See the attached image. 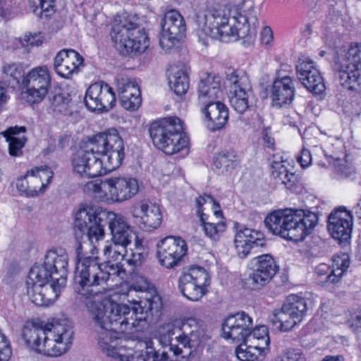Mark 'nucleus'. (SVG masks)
I'll return each instance as SVG.
<instances>
[{"label": "nucleus", "instance_id": "1", "mask_svg": "<svg viewBox=\"0 0 361 361\" xmlns=\"http://www.w3.org/2000/svg\"><path fill=\"white\" fill-rule=\"evenodd\" d=\"M131 307L110 299L104 302H90L87 312L97 332L99 348L108 356H120L121 339L119 334L142 331L148 322L157 319L161 314L162 301L157 293H147Z\"/></svg>", "mask_w": 361, "mask_h": 361}, {"label": "nucleus", "instance_id": "2", "mask_svg": "<svg viewBox=\"0 0 361 361\" xmlns=\"http://www.w3.org/2000/svg\"><path fill=\"white\" fill-rule=\"evenodd\" d=\"M106 224L109 225L113 244L127 247L132 243L135 233L121 215L88 204L80 205L75 213V233H81L91 245L104 238Z\"/></svg>", "mask_w": 361, "mask_h": 361}, {"label": "nucleus", "instance_id": "3", "mask_svg": "<svg viewBox=\"0 0 361 361\" xmlns=\"http://www.w3.org/2000/svg\"><path fill=\"white\" fill-rule=\"evenodd\" d=\"M73 335V323L66 317L54 319L45 325L27 321L21 330L22 339L27 347L50 357L66 353L72 345Z\"/></svg>", "mask_w": 361, "mask_h": 361}, {"label": "nucleus", "instance_id": "4", "mask_svg": "<svg viewBox=\"0 0 361 361\" xmlns=\"http://www.w3.org/2000/svg\"><path fill=\"white\" fill-rule=\"evenodd\" d=\"M76 247V267L74 272L73 288L75 291L80 296L82 301L87 310V305L90 302H104V298L101 294L100 287L103 286L101 276L100 259L96 246L85 238H82Z\"/></svg>", "mask_w": 361, "mask_h": 361}, {"label": "nucleus", "instance_id": "5", "mask_svg": "<svg viewBox=\"0 0 361 361\" xmlns=\"http://www.w3.org/2000/svg\"><path fill=\"white\" fill-rule=\"evenodd\" d=\"M319 221L317 213L307 209H286L274 211L264 219L266 228L274 235L288 240L302 241Z\"/></svg>", "mask_w": 361, "mask_h": 361}, {"label": "nucleus", "instance_id": "6", "mask_svg": "<svg viewBox=\"0 0 361 361\" xmlns=\"http://www.w3.org/2000/svg\"><path fill=\"white\" fill-rule=\"evenodd\" d=\"M204 333L202 321L190 317L167 324L159 337V342L169 345L173 355L187 358L191 355L192 349L200 345Z\"/></svg>", "mask_w": 361, "mask_h": 361}, {"label": "nucleus", "instance_id": "7", "mask_svg": "<svg viewBox=\"0 0 361 361\" xmlns=\"http://www.w3.org/2000/svg\"><path fill=\"white\" fill-rule=\"evenodd\" d=\"M149 132L153 144L166 154H173L187 148L188 138L183 132L182 121L169 117L151 123Z\"/></svg>", "mask_w": 361, "mask_h": 361}, {"label": "nucleus", "instance_id": "8", "mask_svg": "<svg viewBox=\"0 0 361 361\" xmlns=\"http://www.w3.org/2000/svg\"><path fill=\"white\" fill-rule=\"evenodd\" d=\"M68 256L65 250H49L42 264H35L30 270L27 280L47 286L54 283L61 289L66 284Z\"/></svg>", "mask_w": 361, "mask_h": 361}, {"label": "nucleus", "instance_id": "9", "mask_svg": "<svg viewBox=\"0 0 361 361\" xmlns=\"http://www.w3.org/2000/svg\"><path fill=\"white\" fill-rule=\"evenodd\" d=\"M135 17L123 14L115 19L112 27L111 39L115 48L123 56L142 53L148 47L147 36L137 26Z\"/></svg>", "mask_w": 361, "mask_h": 361}, {"label": "nucleus", "instance_id": "10", "mask_svg": "<svg viewBox=\"0 0 361 361\" xmlns=\"http://www.w3.org/2000/svg\"><path fill=\"white\" fill-rule=\"evenodd\" d=\"M97 154L103 166V174L118 169L124 158V145L115 128L94 135Z\"/></svg>", "mask_w": 361, "mask_h": 361}, {"label": "nucleus", "instance_id": "11", "mask_svg": "<svg viewBox=\"0 0 361 361\" xmlns=\"http://www.w3.org/2000/svg\"><path fill=\"white\" fill-rule=\"evenodd\" d=\"M361 69V43L341 49L335 57L334 70L339 84L348 90L355 89Z\"/></svg>", "mask_w": 361, "mask_h": 361}, {"label": "nucleus", "instance_id": "12", "mask_svg": "<svg viewBox=\"0 0 361 361\" xmlns=\"http://www.w3.org/2000/svg\"><path fill=\"white\" fill-rule=\"evenodd\" d=\"M226 82L228 88L229 104L236 112L242 114L255 102L251 83L242 70H228Z\"/></svg>", "mask_w": 361, "mask_h": 361}, {"label": "nucleus", "instance_id": "13", "mask_svg": "<svg viewBox=\"0 0 361 361\" xmlns=\"http://www.w3.org/2000/svg\"><path fill=\"white\" fill-rule=\"evenodd\" d=\"M308 311L307 299L298 295H290L280 309L274 310L270 320L281 331H288L300 323Z\"/></svg>", "mask_w": 361, "mask_h": 361}, {"label": "nucleus", "instance_id": "14", "mask_svg": "<svg viewBox=\"0 0 361 361\" xmlns=\"http://www.w3.org/2000/svg\"><path fill=\"white\" fill-rule=\"evenodd\" d=\"M94 136L71 157L73 173L80 178H94L103 175V166L97 154Z\"/></svg>", "mask_w": 361, "mask_h": 361}, {"label": "nucleus", "instance_id": "15", "mask_svg": "<svg viewBox=\"0 0 361 361\" xmlns=\"http://www.w3.org/2000/svg\"><path fill=\"white\" fill-rule=\"evenodd\" d=\"M210 279L206 269L192 265L183 269L178 279V289L190 300L197 301L206 293Z\"/></svg>", "mask_w": 361, "mask_h": 361}, {"label": "nucleus", "instance_id": "16", "mask_svg": "<svg viewBox=\"0 0 361 361\" xmlns=\"http://www.w3.org/2000/svg\"><path fill=\"white\" fill-rule=\"evenodd\" d=\"M233 9L229 8H214L205 14L203 18L198 19L201 31L212 39L224 40L231 35L230 19Z\"/></svg>", "mask_w": 361, "mask_h": 361}, {"label": "nucleus", "instance_id": "17", "mask_svg": "<svg viewBox=\"0 0 361 361\" xmlns=\"http://www.w3.org/2000/svg\"><path fill=\"white\" fill-rule=\"evenodd\" d=\"M159 45L166 52H170L179 43L185 31L183 17L176 10L166 12L161 20Z\"/></svg>", "mask_w": 361, "mask_h": 361}, {"label": "nucleus", "instance_id": "18", "mask_svg": "<svg viewBox=\"0 0 361 361\" xmlns=\"http://www.w3.org/2000/svg\"><path fill=\"white\" fill-rule=\"evenodd\" d=\"M252 271L244 279L245 286L253 290H259L267 284L279 270L274 259L264 254L253 259Z\"/></svg>", "mask_w": 361, "mask_h": 361}, {"label": "nucleus", "instance_id": "19", "mask_svg": "<svg viewBox=\"0 0 361 361\" xmlns=\"http://www.w3.org/2000/svg\"><path fill=\"white\" fill-rule=\"evenodd\" d=\"M188 251L186 242L180 237L169 235L157 244L159 263L166 269L177 266Z\"/></svg>", "mask_w": 361, "mask_h": 361}, {"label": "nucleus", "instance_id": "20", "mask_svg": "<svg viewBox=\"0 0 361 361\" xmlns=\"http://www.w3.org/2000/svg\"><path fill=\"white\" fill-rule=\"evenodd\" d=\"M25 87L26 98L30 103H39L44 98L51 84V76L47 66H37L28 72L23 78Z\"/></svg>", "mask_w": 361, "mask_h": 361}, {"label": "nucleus", "instance_id": "21", "mask_svg": "<svg viewBox=\"0 0 361 361\" xmlns=\"http://www.w3.org/2000/svg\"><path fill=\"white\" fill-rule=\"evenodd\" d=\"M53 177V172L47 166L35 167L27 171V173L17 180L16 186L21 195L33 197L39 192H43L46 185Z\"/></svg>", "mask_w": 361, "mask_h": 361}, {"label": "nucleus", "instance_id": "22", "mask_svg": "<svg viewBox=\"0 0 361 361\" xmlns=\"http://www.w3.org/2000/svg\"><path fill=\"white\" fill-rule=\"evenodd\" d=\"M133 216L140 218V228L147 232L159 228L162 222V212L159 204L149 199L135 201L131 207Z\"/></svg>", "mask_w": 361, "mask_h": 361}, {"label": "nucleus", "instance_id": "23", "mask_svg": "<svg viewBox=\"0 0 361 361\" xmlns=\"http://www.w3.org/2000/svg\"><path fill=\"white\" fill-rule=\"evenodd\" d=\"M84 102L87 108L92 111H109L115 105L116 97L108 84L97 82L87 90Z\"/></svg>", "mask_w": 361, "mask_h": 361}, {"label": "nucleus", "instance_id": "24", "mask_svg": "<svg viewBox=\"0 0 361 361\" xmlns=\"http://www.w3.org/2000/svg\"><path fill=\"white\" fill-rule=\"evenodd\" d=\"M237 254L240 258H245L255 254L267 245L264 234L250 228H241L237 231L234 240Z\"/></svg>", "mask_w": 361, "mask_h": 361}, {"label": "nucleus", "instance_id": "25", "mask_svg": "<svg viewBox=\"0 0 361 361\" xmlns=\"http://www.w3.org/2000/svg\"><path fill=\"white\" fill-rule=\"evenodd\" d=\"M353 216L343 207L334 209L329 215L327 229L330 235L340 243H346L353 231Z\"/></svg>", "mask_w": 361, "mask_h": 361}, {"label": "nucleus", "instance_id": "26", "mask_svg": "<svg viewBox=\"0 0 361 361\" xmlns=\"http://www.w3.org/2000/svg\"><path fill=\"white\" fill-rule=\"evenodd\" d=\"M252 326V319L245 312H238L225 319L221 326L222 336L235 342L245 341Z\"/></svg>", "mask_w": 361, "mask_h": 361}, {"label": "nucleus", "instance_id": "27", "mask_svg": "<svg viewBox=\"0 0 361 361\" xmlns=\"http://www.w3.org/2000/svg\"><path fill=\"white\" fill-rule=\"evenodd\" d=\"M296 74L302 85L314 94H322L326 90L322 76L310 59H300L296 65Z\"/></svg>", "mask_w": 361, "mask_h": 361}, {"label": "nucleus", "instance_id": "28", "mask_svg": "<svg viewBox=\"0 0 361 361\" xmlns=\"http://www.w3.org/2000/svg\"><path fill=\"white\" fill-rule=\"evenodd\" d=\"M109 202H123L131 199L139 191L138 180L128 176L109 178Z\"/></svg>", "mask_w": 361, "mask_h": 361}, {"label": "nucleus", "instance_id": "29", "mask_svg": "<svg viewBox=\"0 0 361 361\" xmlns=\"http://www.w3.org/2000/svg\"><path fill=\"white\" fill-rule=\"evenodd\" d=\"M349 264V257L345 254L334 257L331 265L320 264L315 269L317 283L323 286L336 284L341 281Z\"/></svg>", "mask_w": 361, "mask_h": 361}, {"label": "nucleus", "instance_id": "30", "mask_svg": "<svg viewBox=\"0 0 361 361\" xmlns=\"http://www.w3.org/2000/svg\"><path fill=\"white\" fill-rule=\"evenodd\" d=\"M82 56L73 49H63L54 58V68L56 73L64 78H70L78 73L83 63Z\"/></svg>", "mask_w": 361, "mask_h": 361}, {"label": "nucleus", "instance_id": "31", "mask_svg": "<svg viewBox=\"0 0 361 361\" xmlns=\"http://www.w3.org/2000/svg\"><path fill=\"white\" fill-rule=\"evenodd\" d=\"M294 96L295 86L290 77L284 76L274 81L270 94L273 106L288 107L292 104Z\"/></svg>", "mask_w": 361, "mask_h": 361}, {"label": "nucleus", "instance_id": "32", "mask_svg": "<svg viewBox=\"0 0 361 361\" xmlns=\"http://www.w3.org/2000/svg\"><path fill=\"white\" fill-rule=\"evenodd\" d=\"M27 293L30 300L38 306H47L55 302L59 296L61 290L54 283L45 286L27 280Z\"/></svg>", "mask_w": 361, "mask_h": 361}, {"label": "nucleus", "instance_id": "33", "mask_svg": "<svg viewBox=\"0 0 361 361\" xmlns=\"http://www.w3.org/2000/svg\"><path fill=\"white\" fill-rule=\"evenodd\" d=\"M202 113L207 121V127L211 131L222 128L228 118V109L219 101L202 104Z\"/></svg>", "mask_w": 361, "mask_h": 361}, {"label": "nucleus", "instance_id": "34", "mask_svg": "<svg viewBox=\"0 0 361 361\" xmlns=\"http://www.w3.org/2000/svg\"><path fill=\"white\" fill-rule=\"evenodd\" d=\"M197 93L198 102L201 105L216 100L221 94L220 78L215 74H206L198 83Z\"/></svg>", "mask_w": 361, "mask_h": 361}, {"label": "nucleus", "instance_id": "35", "mask_svg": "<svg viewBox=\"0 0 361 361\" xmlns=\"http://www.w3.org/2000/svg\"><path fill=\"white\" fill-rule=\"evenodd\" d=\"M232 17L230 19L231 35L228 37H232L235 40L243 39L247 42L254 40L256 36V31L255 29L250 30L248 18L245 16L239 13L236 9L233 8Z\"/></svg>", "mask_w": 361, "mask_h": 361}, {"label": "nucleus", "instance_id": "36", "mask_svg": "<svg viewBox=\"0 0 361 361\" xmlns=\"http://www.w3.org/2000/svg\"><path fill=\"white\" fill-rule=\"evenodd\" d=\"M26 132V128L24 126L11 127L2 133L4 137L8 142L9 154L11 156L17 157L22 153V149L27 140L26 137L23 135L19 137L20 133Z\"/></svg>", "mask_w": 361, "mask_h": 361}, {"label": "nucleus", "instance_id": "37", "mask_svg": "<svg viewBox=\"0 0 361 361\" xmlns=\"http://www.w3.org/2000/svg\"><path fill=\"white\" fill-rule=\"evenodd\" d=\"M102 274L101 279L103 286L109 281L112 282L121 283L127 278V271L124 264L113 262L108 260L105 263H101Z\"/></svg>", "mask_w": 361, "mask_h": 361}, {"label": "nucleus", "instance_id": "38", "mask_svg": "<svg viewBox=\"0 0 361 361\" xmlns=\"http://www.w3.org/2000/svg\"><path fill=\"white\" fill-rule=\"evenodd\" d=\"M169 72L171 89L178 96L185 94L189 88V78L185 71L176 66H171Z\"/></svg>", "mask_w": 361, "mask_h": 361}, {"label": "nucleus", "instance_id": "39", "mask_svg": "<svg viewBox=\"0 0 361 361\" xmlns=\"http://www.w3.org/2000/svg\"><path fill=\"white\" fill-rule=\"evenodd\" d=\"M117 91L121 106H131L127 103L128 98L141 97L139 87L134 79L121 78L117 82Z\"/></svg>", "mask_w": 361, "mask_h": 361}, {"label": "nucleus", "instance_id": "40", "mask_svg": "<svg viewBox=\"0 0 361 361\" xmlns=\"http://www.w3.org/2000/svg\"><path fill=\"white\" fill-rule=\"evenodd\" d=\"M161 344L162 350H155L153 347L147 346L145 350L137 355L135 361H174L178 356L170 353L169 345Z\"/></svg>", "mask_w": 361, "mask_h": 361}, {"label": "nucleus", "instance_id": "41", "mask_svg": "<svg viewBox=\"0 0 361 361\" xmlns=\"http://www.w3.org/2000/svg\"><path fill=\"white\" fill-rule=\"evenodd\" d=\"M108 185L109 178L89 181L85 185L84 191L101 201L109 202Z\"/></svg>", "mask_w": 361, "mask_h": 361}, {"label": "nucleus", "instance_id": "42", "mask_svg": "<svg viewBox=\"0 0 361 361\" xmlns=\"http://www.w3.org/2000/svg\"><path fill=\"white\" fill-rule=\"evenodd\" d=\"M209 219L207 215L202 214L201 219H200V226L206 236L216 240L219 238L220 235L225 231L226 226L222 221L214 222Z\"/></svg>", "mask_w": 361, "mask_h": 361}, {"label": "nucleus", "instance_id": "43", "mask_svg": "<svg viewBox=\"0 0 361 361\" xmlns=\"http://www.w3.org/2000/svg\"><path fill=\"white\" fill-rule=\"evenodd\" d=\"M68 93H59L54 95L51 99V109L57 113L66 116L73 114L72 101Z\"/></svg>", "mask_w": 361, "mask_h": 361}, {"label": "nucleus", "instance_id": "44", "mask_svg": "<svg viewBox=\"0 0 361 361\" xmlns=\"http://www.w3.org/2000/svg\"><path fill=\"white\" fill-rule=\"evenodd\" d=\"M243 343L236 348L237 357L241 361H255L265 351L260 347L247 343V341H242Z\"/></svg>", "mask_w": 361, "mask_h": 361}, {"label": "nucleus", "instance_id": "45", "mask_svg": "<svg viewBox=\"0 0 361 361\" xmlns=\"http://www.w3.org/2000/svg\"><path fill=\"white\" fill-rule=\"evenodd\" d=\"M245 341L265 350L270 342L267 327L262 325L249 330V334H247Z\"/></svg>", "mask_w": 361, "mask_h": 361}, {"label": "nucleus", "instance_id": "46", "mask_svg": "<svg viewBox=\"0 0 361 361\" xmlns=\"http://www.w3.org/2000/svg\"><path fill=\"white\" fill-rule=\"evenodd\" d=\"M214 164L217 169L223 171L233 169L238 164L236 154L233 151L221 152L214 157Z\"/></svg>", "mask_w": 361, "mask_h": 361}, {"label": "nucleus", "instance_id": "47", "mask_svg": "<svg viewBox=\"0 0 361 361\" xmlns=\"http://www.w3.org/2000/svg\"><path fill=\"white\" fill-rule=\"evenodd\" d=\"M30 5L33 8V12L42 18H47L54 12V0H29Z\"/></svg>", "mask_w": 361, "mask_h": 361}, {"label": "nucleus", "instance_id": "48", "mask_svg": "<svg viewBox=\"0 0 361 361\" xmlns=\"http://www.w3.org/2000/svg\"><path fill=\"white\" fill-rule=\"evenodd\" d=\"M126 247L118 245L105 246L103 252L104 255L109 258V260L116 263L123 264L124 256L126 253Z\"/></svg>", "mask_w": 361, "mask_h": 361}, {"label": "nucleus", "instance_id": "49", "mask_svg": "<svg viewBox=\"0 0 361 361\" xmlns=\"http://www.w3.org/2000/svg\"><path fill=\"white\" fill-rule=\"evenodd\" d=\"M274 159L275 156H274ZM283 161H279L274 159L272 163V171L271 174L274 179L277 181H281L282 184L285 185L286 180H287L289 172L287 168L283 164Z\"/></svg>", "mask_w": 361, "mask_h": 361}, {"label": "nucleus", "instance_id": "50", "mask_svg": "<svg viewBox=\"0 0 361 361\" xmlns=\"http://www.w3.org/2000/svg\"><path fill=\"white\" fill-rule=\"evenodd\" d=\"M3 72L7 77L10 78L8 82L13 85L19 84L20 80L23 77L21 68L15 63L5 65L3 68Z\"/></svg>", "mask_w": 361, "mask_h": 361}, {"label": "nucleus", "instance_id": "51", "mask_svg": "<svg viewBox=\"0 0 361 361\" xmlns=\"http://www.w3.org/2000/svg\"><path fill=\"white\" fill-rule=\"evenodd\" d=\"M20 42L23 47H38L42 43V37L40 33H28L20 39Z\"/></svg>", "mask_w": 361, "mask_h": 361}, {"label": "nucleus", "instance_id": "52", "mask_svg": "<svg viewBox=\"0 0 361 361\" xmlns=\"http://www.w3.org/2000/svg\"><path fill=\"white\" fill-rule=\"evenodd\" d=\"M11 355V350L5 336L0 330V361H7Z\"/></svg>", "mask_w": 361, "mask_h": 361}, {"label": "nucleus", "instance_id": "53", "mask_svg": "<svg viewBox=\"0 0 361 361\" xmlns=\"http://www.w3.org/2000/svg\"><path fill=\"white\" fill-rule=\"evenodd\" d=\"M354 172L352 166L346 164H338L335 165L334 173L338 178L350 177Z\"/></svg>", "mask_w": 361, "mask_h": 361}, {"label": "nucleus", "instance_id": "54", "mask_svg": "<svg viewBox=\"0 0 361 361\" xmlns=\"http://www.w3.org/2000/svg\"><path fill=\"white\" fill-rule=\"evenodd\" d=\"M13 8L12 0H0V20L11 16Z\"/></svg>", "mask_w": 361, "mask_h": 361}, {"label": "nucleus", "instance_id": "55", "mask_svg": "<svg viewBox=\"0 0 361 361\" xmlns=\"http://www.w3.org/2000/svg\"><path fill=\"white\" fill-rule=\"evenodd\" d=\"M298 161L302 168L308 167L312 164V154L307 149L303 148L300 156L298 157Z\"/></svg>", "mask_w": 361, "mask_h": 361}, {"label": "nucleus", "instance_id": "56", "mask_svg": "<svg viewBox=\"0 0 361 361\" xmlns=\"http://www.w3.org/2000/svg\"><path fill=\"white\" fill-rule=\"evenodd\" d=\"M145 257V255L143 251L134 250L130 255V258L126 259V262L135 266L140 265Z\"/></svg>", "mask_w": 361, "mask_h": 361}, {"label": "nucleus", "instance_id": "57", "mask_svg": "<svg viewBox=\"0 0 361 361\" xmlns=\"http://www.w3.org/2000/svg\"><path fill=\"white\" fill-rule=\"evenodd\" d=\"M262 139L263 140V145L267 148L274 149L275 145L274 138L272 137L270 129L265 128L262 132Z\"/></svg>", "mask_w": 361, "mask_h": 361}, {"label": "nucleus", "instance_id": "58", "mask_svg": "<svg viewBox=\"0 0 361 361\" xmlns=\"http://www.w3.org/2000/svg\"><path fill=\"white\" fill-rule=\"evenodd\" d=\"M272 40V30L270 27L265 26L261 32V41L264 44H269Z\"/></svg>", "mask_w": 361, "mask_h": 361}, {"label": "nucleus", "instance_id": "59", "mask_svg": "<svg viewBox=\"0 0 361 361\" xmlns=\"http://www.w3.org/2000/svg\"><path fill=\"white\" fill-rule=\"evenodd\" d=\"M207 195L204 196H200L197 198H196V214L201 219V215H207L206 214L203 213L202 206L207 203L209 200L207 197Z\"/></svg>", "mask_w": 361, "mask_h": 361}, {"label": "nucleus", "instance_id": "60", "mask_svg": "<svg viewBox=\"0 0 361 361\" xmlns=\"http://www.w3.org/2000/svg\"><path fill=\"white\" fill-rule=\"evenodd\" d=\"M298 114L295 111H291L289 114L284 116V123L291 126H296Z\"/></svg>", "mask_w": 361, "mask_h": 361}, {"label": "nucleus", "instance_id": "61", "mask_svg": "<svg viewBox=\"0 0 361 361\" xmlns=\"http://www.w3.org/2000/svg\"><path fill=\"white\" fill-rule=\"evenodd\" d=\"M141 101H142L141 97H137V98H133V99L128 98L127 103L130 104L131 106H130V107H128L127 106H122L124 109H126V110L135 111V110L139 108V106H140Z\"/></svg>", "mask_w": 361, "mask_h": 361}, {"label": "nucleus", "instance_id": "62", "mask_svg": "<svg viewBox=\"0 0 361 361\" xmlns=\"http://www.w3.org/2000/svg\"><path fill=\"white\" fill-rule=\"evenodd\" d=\"M298 182V176L293 173H289L287 180H286L285 185L289 189L292 190L293 186Z\"/></svg>", "mask_w": 361, "mask_h": 361}, {"label": "nucleus", "instance_id": "63", "mask_svg": "<svg viewBox=\"0 0 361 361\" xmlns=\"http://www.w3.org/2000/svg\"><path fill=\"white\" fill-rule=\"evenodd\" d=\"M69 139L66 135H60L58 137L57 146L60 149H63L68 146Z\"/></svg>", "mask_w": 361, "mask_h": 361}, {"label": "nucleus", "instance_id": "64", "mask_svg": "<svg viewBox=\"0 0 361 361\" xmlns=\"http://www.w3.org/2000/svg\"><path fill=\"white\" fill-rule=\"evenodd\" d=\"M352 326L355 327V329H353L355 331H361V314L356 315L355 317L352 319Z\"/></svg>", "mask_w": 361, "mask_h": 361}]
</instances>
